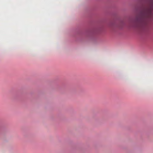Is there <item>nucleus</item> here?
<instances>
[{
	"mask_svg": "<svg viewBox=\"0 0 153 153\" xmlns=\"http://www.w3.org/2000/svg\"><path fill=\"white\" fill-rule=\"evenodd\" d=\"M153 18V0H149L148 5L141 12L136 23L137 27L142 28L147 24L148 21Z\"/></svg>",
	"mask_w": 153,
	"mask_h": 153,
	"instance_id": "1",
	"label": "nucleus"
}]
</instances>
